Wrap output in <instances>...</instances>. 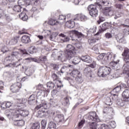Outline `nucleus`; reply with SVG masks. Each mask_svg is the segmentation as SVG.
I'll use <instances>...</instances> for the list:
<instances>
[{
	"label": "nucleus",
	"instance_id": "nucleus-29",
	"mask_svg": "<svg viewBox=\"0 0 129 129\" xmlns=\"http://www.w3.org/2000/svg\"><path fill=\"white\" fill-rule=\"evenodd\" d=\"M19 18L22 20V21H27L28 20V15L26 14L25 12H23L21 14H19Z\"/></svg>",
	"mask_w": 129,
	"mask_h": 129
},
{
	"label": "nucleus",
	"instance_id": "nucleus-28",
	"mask_svg": "<svg viewBox=\"0 0 129 129\" xmlns=\"http://www.w3.org/2000/svg\"><path fill=\"white\" fill-rule=\"evenodd\" d=\"M5 17L6 20L7 21H10L11 17H10V16L8 14H5V12H4V10L0 9V18H2V17Z\"/></svg>",
	"mask_w": 129,
	"mask_h": 129
},
{
	"label": "nucleus",
	"instance_id": "nucleus-64",
	"mask_svg": "<svg viewBox=\"0 0 129 129\" xmlns=\"http://www.w3.org/2000/svg\"><path fill=\"white\" fill-rule=\"evenodd\" d=\"M93 50L96 51V54H99L98 47H97V46H94L93 47Z\"/></svg>",
	"mask_w": 129,
	"mask_h": 129
},
{
	"label": "nucleus",
	"instance_id": "nucleus-3",
	"mask_svg": "<svg viewBox=\"0 0 129 129\" xmlns=\"http://www.w3.org/2000/svg\"><path fill=\"white\" fill-rule=\"evenodd\" d=\"M75 50H76V48L72 46V45H68L66 48V51H65L66 56H64V58H70L71 59L75 55Z\"/></svg>",
	"mask_w": 129,
	"mask_h": 129
},
{
	"label": "nucleus",
	"instance_id": "nucleus-40",
	"mask_svg": "<svg viewBox=\"0 0 129 129\" xmlns=\"http://www.w3.org/2000/svg\"><path fill=\"white\" fill-rule=\"evenodd\" d=\"M21 9H22V7L20 6H15L13 8V11L14 12H17V13H20L21 12Z\"/></svg>",
	"mask_w": 129,
	"mask_h": 129
},
{
	"label": "nucleus",
	"instance_id": "nucleus-42",
	"mask_svg": "<svg viewBox=\"0 0 129 129\" xmlns=\"http://www.w3.org/2000/svg\"><path fill=\"white\" fill-rule=\"evenodd\" d=\"M41 124L42 129L46 128V126L47 125V121L45 119L42 120L41 121Z\"/></svg>",
	"mask_w": 129,
	"mask_h": 129
},
{
	"label": "nucleus",
	"instance_id": "nucleus-57",
	"mask_svg": "<svg viewBox=\"0 0 129 129\" xmlns=\"http://www.w3.org/2000/svg\"><path fill=\"white\" fill-rule=\"evenodd\" d=\"M88 42L89 44H92V43H95L96 42V39L95 38H91L89 39Z\"/></svg>",
	"mask_w": 129,
	"mask_h": 129
},
{
	"label": "nucleus",
	"instance_id": "nucleus-7",
	"mask_svg": "<svg viewBox=\"0 0 129 129\" xmlns=\"http://www.w3.org/2000/svg\"><path fill=\"white\" fill-rule=\"evenodd\" d=\"M88 10L89 12V14L93 18L97 17L98 15V11L96 9V5H91L88 6Z\"/></svg>",
	"mask_w": 129,
	"mask_h": 129
},
{
	"label": "nucleus",
	"instance_id": "nucleus-34",
	"mask_svg": "<svg viewBox=\"0 0 129 129\" xmlns=\"http://www.w3.org/2000/svg\"><path fill=\"white\" fill-rule=\"evenodd\" d=\"M89 126L91 129H97V123L96 122H89Z\"/></svg>",
	"mask_w": 129,
	"mask_h": 129
},
{
	"label": "nucleus",
	"instance_id": "nucleus-50",
	"mask_svg": "<svg viewBox=\"0 0 129 129\" xmlns=\"http://www.w3.org/2000/svg\"><path fill=\"white\" fill-rule=\"evenodd\" d=\"M84 123H85V120H82L79 123V128H82L83 125H84Z\"/></svg>",
	"mask_w": 129,
	"mask_h": 129
},
{
	"label": "nucleus",
	"instance_id": "nucleus-37",
	"mask_svg": "<svg viewBox=\"0 0 129 129\" xmlns=\"http://www.w3.org/2000/svg\"><path fill=\"white\" fill-rule=\"evenodd\" d=\"M105 104L106 105H111L112 104V102H111V99H110V97H107L105 99Z\"/></svg>",
	"mask_w": 129,
	"mask_h": 129
},
{
	"label": "nucleus",
	"instance_id": "nucleus-63",
	"mask_svg": "<svg viewBox=\"0 0 129 129\" xmlns=\"http://www.w3.org/2000/svg\"><path fill=\"white\" fill-rule=\"evenodd\" d=\"M26 5H27V6H30L31 5H33V1L27 0L26 1Z\"/></svg>",
	"mask_w": 129,
	"mask_h": 129
},
{
	"label": "nucleus",
	"instance_id": "nucleus-5",
	"mask_svg": "<svg viewBox=\"0 0 129 129\" xmlns=\"http://www.w3.org/2000/svg\"><path fill=\"white\" fill-rule=\"evenodd\" d=\"M71 75L75 78L77 83H82L83 81L82 80V75L80 73V72L77 70H74L71 73Z\"/></svg>",
	"mask_w": 129,
	"mask_h": 129
},
{
	"label": "nucleus",
	"instance_id": "nucleus-23",
	"mask_svg": "<svg viewBox=\"0 0 129 129\" xmlns=\"http://www.w3.org/2000/svg\"><path fill=\"white\" fill-rule=\"evenodd\" d=\"M66 26L69 28V29H73L75 27V22L71 20L68 21L66 23Z\"/></svg>",
	"mask_w": 129,
	"mask_h": 129
},
{
	"label": "nucleus",
	"instance_id": "nucleus-22",
	"mask_svg": "<svg viewBox=\"0 0 129 129\" xmlns=\"http://www.w3.org/2000/svg\"><path fill=\"white\" fill-rule=\"evenodd\" d=\"M119 60L118 59L116 61H111L109 63V66L112 68V69H117V65Z\"/></svg>",
	"mask_w": 129,
	"mask_h": 129
},
{
	"label": "nucleus",
	"instance_id": "nucleus-33",
	"mask_svg": "<svg viewBox=\"0 0 129 129\" xmlns=\"http://www.w3.org/2000/svg\"><path fill=\"white\" fill-rule=\"evenodd\" d=\"M47 109H40L38 112V114H37V116L38 117H42L44 116V113H45V112H47Z\"/></svg>",
	"mask_w": 129,
	"mask_h": 129
},
{
	"label": "nucleus",
	"instance_id": "nucleus-13",
	"mask_svg": "<svg viewBox=\"0 0 129 129\" xmlns=\"http://www.w3.org/2000/svg\"><path fill=\"white\" fill-rule=\"evenodd\" d=\"M104 14L108 17L113 15V8L112 7H107L105 9Z\"/></svg>",
	"mask_w": 129,
	"mask_h": 129
},
{
	"label": "nucleus",
	"instance_id": "nucleus-20",
	"mask_svg": "<svg viewBox=\"0 0 129 129\" xmlns=\"http://www.w3.org/2000/svg\"><path fill=\"white\" fill-rule=\"evenodd\" d=\"M122 70H123V73L125 74H126V77L128 78L129 77V67L127 64H124L123 66L122 67Z\"/></svg>",
	"mask_w": 129,
	"mask_h": 129
},
{
	"label": "nucleus",
	"instance_id": "nucleus-21",
	"mask_svg": "<svg viewBox=\"0 0 129 129\" xmlns=\"http://www.w3.org/2000/svg\"><path fill=\"white\" fill-rule=\"evenodd\" d=\"M47 109L48 107H47V103H43V104H40V105H37L35 107V110H38V109Z\"/></svg>",
	"mask_w": 129,
	"mask_h": 129
},
{
	"label": "nucleus",
	"instance_id": "nucleus-59",
	"mask_svg": "<svg viewBox=\"0 0 129 129\" xmlns=\"http://www.w3.org/2000/svg\"><path fill=\"white\" fill-rule=\"evenodd\" d=\"M2 52L3 53H6V52H7L8 48L5 46H3L1 49Z\"/></svg>",
	"mask_w": 129,
	"mask_h": 129
},
{
	"label": "nucleus",
	"instance_id": "nucleus-47",
	"mask_svg": "<svg viewBox=\"0 0 129 129\" xmlns=\"http://www.w3.org/2000/svg\"><path fill=\"white\" fill-rule=\"evenodd\" d=\"M114 16V18L115 19V20H116L117 19H118V18H120V17H121V14H120V13L117 12L115 13Z\"/></svg>",
	"mask_w": 129,
	"mask_h": 129
},
{
	"label": "nucleus",
	"instance_id": "nucleus-52",
	"mask_svg": "<svg viewBox=\"0 0 129 129\" xmlns=\"http://www.w3.org/2000/svg\"><path fill=\"white\" fill-rule=\"evenodd\" d=\"M57 87L58 88H61L63 86V84H62V82L61 81H57Z\"/></svg>",
	"mask_w": 129,
	"mask_h": 129
},
{
	"label": "nucleus",
	"instance_id": "nucleus-8",
	"mask_svg": "<svg viewBox=\"0 0 129 129\" xmlns=\"http://www.w3.org/2000/svg\"><path fill=\"white\" fill-rule=\"evenodd\" d=\"M87 117L89 120L92 121H99V118L95 112H91L87 115Z\"/></svg>",
	"mask_w": 129,
	"mask_h": 129
},
{
	"label": "nucleus",
	"instance_id": "nucleus-45",
	"mask_svg": "<svg viewBox=\"0 0 129 129\" xmlns=\"http://www.w3.org/2000/svg\"><path fill=\"white\" fill-rule=\"evenodd\" d=\"M109 124L113 128H114V127H115L116 126V123H115V121H110L109 122Z\"/></svg>",
	"mask_w": 129,
	"mask_h": 129
},
{
	"label": "nucleus",
	"instance_id": "nucleus-14",
	"mask_svg": "<svg viewBox=\"0 0 129 129\" xmlns=\"http://www.w3.org/2000/svg\"><path fill=\"white\" fill-rule=\"evenodd\" d=\"M56 117L57 118L58 122H64V120H65L64 115L59 111H56Z\"/></svg>",
	"mask_w": 129,
	"mask_h": 129
},
{
	"label": "nucleus",
	"instance_id": "nucleus-4",
	"mask_svg": "<svg viewBox=\"0 0 129 129\" xmlns=\"http://www.w3.org/2000/svg\"><path fill=\"white\" fill-rule=\"evenodd\" d=\"M110 73V68L101 67L98 70V75L99 77H106Z\"/></svg>",
	"mask_w": 129,
	"mask_h": 129
},
{
	"label": "nucleus",
	"instance_id": "nucleus-41",
	"mask_svg": "<svg viewBox=\"0 0 129 129\" xmlns=\"http://www.w3.org/2000/svg\"><path fill=\"white\" fill-rule=\"evenodd\" d=\"M116 103L117 105H118L119 106H123V105H124V104H123L122 100L120 99L117 100L116 101Z\"/></svg>",
	"mask_w": 129,
	"mask_h": 129
},
{
	"label": "nucleus",
	"instance_id": "nucleus-30",
	"mask_svg": "<svg viewBox=\"0 0 129 129\" xmlns=\"http://www.w3.org/2000/svg\"><path fill=\"white\" fill-rule=\"evenodd\" d=\"M60 23V21H58L56 20L50 19L48 21V25H50V26H55L56 25H58Z\"/></svg>",
	"mask_w": 129,
	"mask_h": 129
},
{
	"label": "nucleus",
	"instance_id": "nucleus-16",
	"mask_svg": "<svg viewBox=\"0 0 129 129\" xmlns=\"http://www.w3.org/2000/svg\"><path fill=\"white\" fill-rule=\"evenodd\" d=\"M111 27V23L105 22L102 25V26H100L102 32H104V31H106L107 29Z\"/></svg>",
	"mask_w": 129,
	"mask_h": 129
},
{
	"label": "nucleus",
	"instance_id": "nucleus-36",
	"mask_svg": "<svg viewBox=\"0 0 129 129\" xmlns=\"http://www.w3.org/2000/svg\"><path fill=\"white\" fill-rule=\"evenodd\" d=\"M40 128V123L35 122L33 123L31 129H39Z\"/></svg>",
	"mask_w": 129,
	"mask_h": 129
},
{
	"label": "nucleus",
	"instance_id": "nucleus-6",
	"mask_svg": "<svg viewBox=\"0 0 129 129\" xmlns=\"http://www.w3.org/2000/svg\"><path fill=\"white\" fill-rule=\"evenodd\" d=\"M21 54L28 55V52L26 49L14 50L11 56H8V57H16L17 59H19L21 57Z\"/></svg>",
	"mask_w": 129,
	"mask_h": 129
},
{
	"label": "nucleus",
	"instance_id": "nucleus-17",
	"mask_svg": "<svg viewBox=\"0 0 129 129\" xmlns=\"http://www.w3.org/2000/svg\"><path fill=\"white\" fill-rule=\"evenodd\" d=\"M17 102V105L15 106H16L17 108H19V107L23 106V105H24V104L27 102V99L25 98L20 99L18 100Z\"/></svg>",
	"mask_w": 129,
	"mask_h": 129
},
{
	"label": "nucleus",
	"instance_id": "nucleus-53",
	"mask_svg": "<svg viewBox=\"0 0 129 129\" xmlns=\"http://www.w3.org/2000/svg\"><path fill=\"white\" fill-rule=\"evenodd\" d=\"M123 33H124L125 35H129V26H127L125 28L123 31Z\"/></svg>",
	"mask_w": 129,
	"mask_h": 129
},
{
	"label": "nucleus",
	"instance_id": "nucleus-62",
	"mask_svg": "<svg viewBox=\"0 0 129 129\" xmlns=\"http://www.w3.org/2000/svg\"><path fill=\"white\" fill-rule=\"evenodd\" d=\"M80 19L81 20V21H86V17H85V15H81L80 17Z\"/></svg>",
	"mask_w": 129,
	"mask_h": 129
},
{
	"label": "nucleus",
	"instance_id": "nucleus-44",
	"mask_svg": "<svg viewBox=\"0 0 129 129\" xmlns=\"http://www.w3.org/2000/svg\"><path fill=\"white\" fill-rule=\"evenodd\" d=\"M121 89V86H118L117 87H116L113 90V92H119V91H120V90Z\"/></svg>",
	"mask_w": 129,
	"mask_h": 129
},
{
	"label": "nucleus",
	"instance_id": "nucleus-11",
	"mask_svg": "<svg viewBox=\"0 0 129 129\" xmlns=\"http://www.w3.org/2000/svg\"><path fill=\"white\" fill-rule=\"evenodd\" d=\"M122 56L123 57V60L125 63L129 62V49L127 48H125L123 52L122 53Z\"/></svg>",
	"mask_w": 129,
	"mask_h": 129
},
{
	"label": "nucleus",
	"instance_id": "nucleus-46",
	"mask_svg": "<svg viewBox=\"0 0 129 129\" xmlns=\"http://www.w3.org/2000/svg\"><path fill=\"white\" fill-rule=\"evenodd\" d=\"M26 1L25 0H19L18 5L22 8V6H25Z\"/></svg>",
	"mask_w": 129,
	"mask_h": 129
},
{
	"label": "nucleus",
	"instance_id": "nucleus-1",
	"mask_svg": "<svg viewBox=\"0 0 129 129\" xmlns=\"http://www.w3.org/2000/svg\"><path fill=\"white\" fill-rule=\"evenodd\" d=\"M9 111L11 114H8L9 116H14V118H22V116L25 117L29 115V111L17 108V106H15L14 109H11Z\"/></svg>",
	"mask_w": 129,
	"mask_h": 129
},
{
	"label": "nucleus",
	"instance_id": "nucleus-60",
	"mask_svg": "<svg viewBox=\"0 0 129 129\" xmlns=\"http://www.w3.org/2000/svg\"><path fill=\"white\" fill-rule=\"evenodd\" d=\"M5 104L6 105V107H8L9 108L11 107V106H12V105L13 104L11 102H5Z\"/></svg>",
	"mask_w": 129,
	"mask_h": 129
},
{
	"label": "nucleus",
	"instance_id": "nucleus-26",
	"mask_svg": "<svg viewBox=\"0 0 129 129\" xmlns=\"http://www.w3.org/2000/svg\"><path fill=\"white\" fill-rule=\"evenodd\" d=\"M58 55V52H53L51 56L53 58H55V59H57V58L58 60H61V59H65V57H63V55L62 54H60V55Z\"/></svg>",
	"mask_w": 129,
	"mask_h": 129
},
{
	"label": "nucleus",
	"instance_id": "nucleus-9",
	"mask_svg": "<svg viewBox=\"0 0 129 129\" xmlns=\"http://www.w3.org/2000/svg\"><path fill=\"white\" fill-rule=\"evenodd\" d=\"M20 88H22V84L19 82L15 83L11 86V90L14 93L19 92Z\"/></svg>",
	"mask_w": 129,
	"mask_h": 129
},
{
	"label": "nucleus",
	"instance_id": "nucleus-24",
	"mask_svg": "<svg viewBox=\"0 0 129 129\" xmlns=\"http://www.w3.org/2000/svg\"><path fill=\"white\" fill-rule=\"evenodd\" d=\"M59 36V37H61V38H60L61 43H65V42H69V40H70L69 37L65 36V35L62 33L60 34Z\"/></svg>",
	"mask_w": 129,
	"mask_h": 129
},
{
	"label": "nucleus",
	"instance_id": "nucleus-15",
	"mask_svg": "<svg viewBox=\"0 0 129 129\" xmlns=\"http://www.w3.org/2000/svg\"><path fill=\"white\" fill-rule=\"evenodd\" d=\"M122 96L124 101H129V89H126L124 90L122 94Z\"/></svg>",
	"mask_w": 129,
	"mask_h": 129
},
{
	"label": "nucleus",
	"instance_id": "nucleus-48",
	"mask_svg": "<svg viewBox=\"0 0 129 129\" xmlns=\"http://www.w3.org/2000/svg\"><path fill=\"white\" fill-rule=\"evenodd\" d=\"M98 129H110L108 125L105 124H102Z\"/></svg>",
	"mask_w": 129,
	"mask_h": 129
},
{
	"label": "nucleus",
	"instance_id": "nucleus-12",
	"mask_svg": "<svg viewBox=\"0 0 129 129\" xmlns=\"http://www.w3.org/2000/svg\"><path fill=\"white\" fill-rule=\"evenodd\" d=\"M97 4L100 8H102V6L104 7H107L109 5V0H96Z\"/></svg>",
	"mask_w": 129,
	"mask_h": 129
},
{
	"label": "nucleus",
	"instance_id": "nucleus-39",
	"mask_svg": "<svg viewBox=\"0 0 129 129\" xmlns=\"http://www.w3.org/2000/svg\"><path fill=\"white\" fill-rule=\"evenodd\" d=\"M17 125L18 126H23L25 124V121L23 120L19 119L16 120Z\"/></svg>",
	"mask_w": 129,
	"mask_h": 129
},
{
	"label": "nucleus",
	"instance_id": "nucleus-43",
	"mask_svg": "<svg viewBox=\"0 0 129 129\" xmlns=\"http://www.w3.org/2000/svg\"><path fill=\"white\" fill-rule=\"evenodd\" d=\"M91 72V69H90V67L86 68L84 71V73H85V74H88V73H90Z\"/></svg>",
	"mask_w": 129,
	"mask_h": 129
},
{
	"label": "nucleus",
	"instance_id": "nucleus-61",
	"mask_svg": "<svg viewBox=\"0 0 129 129\" xmlns=\"http://www.w3.org/2000/svg\"><path fill=\"white\" fill-rule=\"evenodd\" d=\"M52 78H53V80H57V79H58V76L55 73L52 74Z\"/></svg>",
	"mask_w": 129,
	"mask_h": 129
},
{
	"label": "nucleus",
	"instance_id": "nucleus-10",
	"mask_svg": "<svg viewBox=\"0 0 129 129\" xmlns=\"http://www.w3.org/2000/svg\"><path fill=\"white\" fill-rule=\"evenodd\" d=\"M66 59H68L70 62H72L73 64L75 65H76V64L79 63L81 60V58H80L79 56H72L71 58L69 57H66L64 58V60H66Z\"/></svg>",
	"mask_w": 129,
	"mask_h": 129
},
{
	"label": "nucleus",
	"instance_id": "nucleus-55",
	"mask_svg": "<svg viewBox=\"0 0 129 129\" xmlns=\"http://www.w3.org/2000/svg\"><path fill=\"white\" fill-rule=\"evenodd\" d=\"M104 21H105V18L103 17H100L99 20L97 21V23L99 25L101 22H104Z\"/></svg>",
	"mask_w": 129,
	"mask_h": 129
},
{
	"label": "nucleus",
	"instance_id": "nucleus-27",
	"mask_svg": "<svg viewBox=\"0 0 129 129\" xmlns=\"http://www.w3.org/2000/svg\"><path fill=\"white\" fill-rule=\"evenodd\" d=\"M71 67V65L70 66H64L60 69L61 73H68V71L70 70L69 68Z\"/></svg>",
	"mask_w": 129,
	"mask_h": 129
},
{
	"label": "nucleus",
	"instance_id": "nucleus-32",
	"mask_svg": "<svg viewBox=\"0 0 129 129\" xmlns=\"http://www.w3.org/2000/svg\"><path fill=\"white\" fill-rule=\"evenodd\" d=\"M115 38L119 43H122V42H123V35L121 34L116 35Z\"/></svg>",
	"mask_w": 129,
	"mask_h": 129
},
{
	"label": "nucleus",
	"instance_id": "nucleus-25",
	"mask_svg": "<svg viewBox=\"0 0 129 129\" xmlns=\"http://www.w3.org/2000/svg\"><path fill=\"white\" fill-rule=\"evenodd\" d=\"M81 59L84 62H86L87 63H90L91 62V57L89 55L82 56Z\"/></svg>",
	"mask_w": 129,
	"mask_h": 129
},
{
	"label": "nucleus",
	"instance_id": "nucleus-19",
	"mask_svg": "<svg viewBox=\"0 0 129 129\" xmlns=\"http://www.w3.org/2000/svg\"><path fill=\"white\" fill-rule=\"evenodd\" d=\"M21 42L24 44H28L31 42V39H30V36L28 35H24L21 38Z\"/></svg>",
	"mask_w": 129,
	"mask_h": 129
},
{
	"label": "nucleus",
	"instance_id": "nucleus-51",
	"mask_svg": "<svg viewBox=\"0 0 129 129\" xmlns=\"http://www.w3.org/2000/svg\"><path fill=\"white\" fill-rule=\"evenodd\" d=\"M105 37L106 39H111L112 38V34L110 33H106L105 34Z\"/></svg>",
	"mask_w": 129,
	"mask_h": 129
},
{
	"label": "nucleus",
	"instance_id": "nucleus-2",
	"mask_svg": "<svg viewBox=\"0 0 129 129\" xmlns=\"http://www.w3.org/2000/svg\"><path fill=\"white\" fill-rule=\"evenodd\" d=\"M72 33L73 34H75V35H76L77 38L76 39H74L72 37V41L77 42V43H75V46L76 47L75 49H81L82 45L80 43V41H81L82 38H84V35L76 30H73L72 31Z\"/></svg>",
	"mask_w": 129,
	"mask_h": 129
},
{
	"label": "nucleus",
	"instance_id": "nucleus-31",
	"mask_svg": "<svg viewBox=\"0 0 129 129\" xmlns=\"http://www.w3.org/2000/svg\"><path fill=\"white\" fill-rule=\"evenodd\" d=\"M57 127V125L56 123L53 121H50L48 125V127L47 129H56Z\"/></svg>",
	"mask_w": 129,
	"mask_h": 129
},
{
	"label": "nucleus",
	"instance_id": "nucleus-18",
	"mask_svg": "<svg viewBox=\"0 0 129 129\" xmlns=\"http://www.w3.org/2000/svg\"><path fill=\"white\" fill-rule=\"evenodd\" d=\"M112 58V53L111 52H108L105 53V57L104 58V61L106 62H109L110 60Z\"/></svg>",
	"mask_w": 129,
	"mask_h": 129
},
{
	"label": "nucleus",
	"instance_id": "nucleus-58",
	"mask_svg": "<svg viewBox=\"0 0 129 129\" xmlns=\"http://www.w3.org/2000/svg\"><path fill=\"white\" fill-rule=\"evenodd\" d=\"M16 67V63L14 62L13 63H9L7 64L5 67Z\"/></svg>",
	"mask_w": 129,
	"mask_h": 129
},
{
	"label": "nucleus",
	"instance_id": "nucleus-35",
	"mask_svg": "<svg viewBox=\"0 0 129 129\" xmlns=\"http://www.w3.org/2000/svg\"><path fill=\"white\" fill-rule=\"evenodd\" d=\"M66 20V16H64L63 15H60L58 21H57V22H59V24H63L64 22H65Z\"/></svg>",
	"mask_w": 129,
	"mask_h": 129
},
{
	"label": "nucleus",
	"instance_id": "nucleus-49",
	"mask_svg": "<svg viewBox=\"0 0 129 129\" xmlns=\"http://www.w3.org/2000/svg\"><path fill=\"white\" fill-rule=\"evenodd\" d=\"M54 83L52 82H49L47 83V87L49 88H54Z\"/></svg>",
	"mask_w": 129,
	"mask_h": 129
},
{
	"label": "nucleus",
	"instance_id": "nucleus-56",
	"mask_svg": "<svg viewBox=\"0 0 129 129\" xmlns=\"http://www.w3.org/2000/svg\"><path fill=\"white\" fill-rule=\"evenodd\" d=\"M96 66V62L95 61H93V62L90 64L88 67H90V68H94Z\"/></svg>",
	"mask_w": 129,
	"mask_h": 129
},
{
	"label": "nucleus",
	"instance_id": "nucleus-54",
	"mask_svg": "<svg viewBox=\"0 0 129 129\" xmlns=\"http://www.w3.org/2000/svg\"><path fill=\"white\" fill-rule=\"evenodd\" d=\"M64 105H67V104H69V99L68 98L66 97L64 99L63 103Z\"/></svg>",
	"mask_w": 129,
	"mask_h": 129
},
{
	"label": "nucleus",
	"instance_id": "nucleus-38",
	"mask_svg": "<svg viewBox=\"0 0 129 129\" xmlns=\"http://www.w3.org/2000/svg\"><path fill=\"white\" fill-rule=\"evenodd\" d=\"M104 58H105V53H103L97 56V59L99 61L100 60H103V61H104Z\"/></svg>",
	"mask_w": 129,
	"mask_h": 129
}]
</instances>
